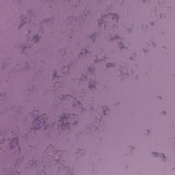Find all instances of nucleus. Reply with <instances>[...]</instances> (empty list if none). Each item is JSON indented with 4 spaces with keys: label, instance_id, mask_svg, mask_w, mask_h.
I'll return each mask as SVG.
<instances>
[{
    "label": "nucleus",
    "instance_id": "obj_1",
    "mask_svg": "<svg viewBox=\"0 0 175 175\" xmlns=\"http://www.w3.org/2000/svg\"><path fill=\"white\" fill-rule=\"evenodd\" d=\"M68 120V118L65 115H62L60 117V120H59V122H62V126H66V124L64 122V121H66Z\"/></svg>",
    "mask_w": 175,
    "mask_h": 175
},
{
    "label": "nucleus",
    "instance_id": "obj_2",
    "mask_svg": "<svg viewBox=\"0 0 175 175\" xmlns=\"http://www.w3.org/2000/svg\"><path fill=\"white\" fill-rule=\"evenodd\" d=\"M33 42H38V40H39V36H33Z\"/></svg>",
    "mask_w": 175,
    "mask_h": 175
},
{
    "label": "nucleus",
    "instance_id": "obj_3",
    "mask_svg": "<svg viewBox=\"0 0 175 175\" xmlns=\"http://www.w3.org/2000/svg\"><path fill=\"white\" fill-rule=\"evenodd\" d=\"M15 142V146H18V138H15L12 142Z\"/></svg>",
    "mask_w": 175,
    "mask_h": 175
},
{
    "label": "nucleus",
    "instance_id": "obj_4",
    "mask_svg": "<svg viewBox=\"0 0 175 175\" xmlns=\"http://www.w3.org/2000/svg\"><path fill=\"white\" fill-rule=\"evenodd\" d=\"M38 121L40 122V124L38 126L35 127L34 129H40V124H42V121L40 120H38Z\"/></svg>",
    "mask_w": 175,
    "mask_h": 175
},
{
    "label": "nucleus",
    "instance_id": "obj_5",
    "mask_svg": "<svg viewBox=\"0 0 175 175\" xmlns=\"http://www.w3.org/2000/svg\"><path fill=\"white\" fill-rule=\"evenodd\" d=\"M35 122H36V120H34V121L33 122V124H35Z\"/></svg>",
    "mask_w": 175,
    "mask_h": 175
},
{
    "label": "nucleus",
    "instance_id": "obj_6",
    "mask_svg": "<svg viewBox=\"0 0 175 175\" xmlns=\"http://www.w3.org/2000/svg\"><path fill=\"white\" fill-rule=\"evenodd\" d=\"M37 121H39V119H37Z\"/></svg>",
    "mask_w": 175,
    "mask_h": 175
}]
</instances>
